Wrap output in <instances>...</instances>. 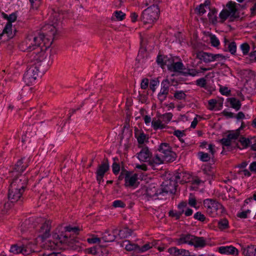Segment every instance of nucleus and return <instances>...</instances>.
Masks as SVG:
<instances>
[{
	"mask_svg": "<svg viewBox=\"0 0 256 256\" xmlns=\"http://www.w3.org/2000/svg\"><path fill=\"white\" fill-rule=\"evenodd\" d=\"M203 5L200 4L196 8V10H198V14L200 16L203 15L206 12L205 7Z\"/></svg>",
	"mask_w": 256,
	"mask_h": 256,
	"instance_id": "774afa93",
	"label": "nucleus"
},
{
	"mask_svg": "<svg viewBox=\"0 0 256 256\" xmlns=\"http://www.w3.org/2000/svg\"><path fill=\"white\" fill-rule=\"evenodd\" d=\"M240 48L244 56L247 55L250 50V45L246 42L242 43L241 44Z\"/></svg>",
	"mask_w": 256,
	"mask_h": 256,
	"instance_id": "864d4df0",
	"label": "nucleus"
},
{
	"mask_svg": "<svg viewBox=\"0 0 256 256\" xmlns=\"http://www.w3.org/2000/svg\"><path fill=\"white\" fill-rule=\"evenodd\" d=\"M100 238L95 236H92L91 238H88L87 239V242L89 244H97L100 242Z\"/></svg>",
	"mask_w": 256,
	"mask_h": 256,
	"instance_id": "680f3d73",
	"label": "nucleus"
},
{
	"mask_svg": "<svg viewBox=\"0 0 256 256\" xmlns=\"http://www.w3.org/2000/svg\"><path fill=\"white\" fill-rule=\"evenodd\" d=\"M228 12L231 14V20H234L236 18H239L237 14L238 9L236 7V4L232 1L228 2L226 5Z\"/></svg>",
	"mask_w": 256,
	"mask_h": 256,
	"instance_id": "c85d7f7f",
	"label": "nucleus"
},
{
	"mask_svg": "<svg viewBox=\"0 0 256 256\" xmlns=\"http://www.w3.org/2000/svg\"><path fill=\"white\" fill-rule=\"evenodd\" d=\"M228 47L226 51L230 52L232 55H235L236 51V42H228Z\"/></svg>",
	"mask_w": 256,
	"mask_h": 256,
	"instance_id": "c03bdc74",
	"label": "nucleus"
},
{
	"mask_svg": "<svg viewBox=\"0 0 256 256\" xmlns=\"http://www.w3.org/2000/svg\"><path fill=\"white\" fill-rule=\"evenodd\" d=\"M30 162V158H22L17 162L14 166V170L20 173L23 172L28 166Z\"/></svg>",
	"mask_w": 256,
	"mask_h": 256,
	"instance_id": "a211bd4d",
	"label": "nucleus"
},
{
	"mask_svg": "<svg viewBox=\"0 0 256 256\" xmlns=\"http://www.w3.org/2000/svg\"><path fill=\"white\" fill-rule=\"evenodd\" d=\"M122 246H124L125 249L128 251L134 250L138 252L139 246L137 244L131 242L130 240L123 242Z\"/></svg>",
	"mask_w": 256,
	"mask_h": 256,
	"instance_id": "72a5a7b5",
	"label": "nucleus"
},
{
	"mask_svg": "<svg viewBox=\"0 0 256 256\" xmlns=\"http://www.w3.org/2000/svg\"><path fill=\"white\" fill-rule=\"evenodd\" d=\"M24 191L8 189V198L12 202H15L22 198Z\"/></svg>",
	"mask_w": 256,
	"mask_h": 256,
	"instance_id": "aec40b11",
	"label": "nucleus"
},
{
	"mask_svg": "<svg viewBox=\"0 0 256 256\" xmlns=\"http://www.w3.org/2000/svg\"><path fill=\"white\" fill-rule=\"evenodd\" d=\"M158 150L160 156L164 162H172L176 158V154L172 150L170 144L166 142L162 143L158 146Z\"/></svg>",
	"mask_w": 256,
	"mask_h": 256,
	"instance_id": "9b49d317",
	"label": "nucleus"
},
{
	"mask_svg": "<svg viewBox=\"0 0 256 256\" xmlns=\"http://www.w3.org/2000/svg\"><path fill=\"white\" fill-rule=\"evenodd\" d=\"M134 136L136 138L139 144H143L148 138L146 134L142 130H138V128L134 129Z\"/></svg>",
	"mask_w": 256,
	"mask_h": 256,
	"instance_id": "7c9ffc66",
	"label": "nucleus"
},
{
	"mask_svg": "<svg viewBox=\"0 0 256 256\" xmlns=\"http://www.w3.org/2000/svg\"><path fill=\"white\" fill-rule=\"evenodd\" d=\"M174 136H176L178 139L182 138L184 136H186V134L184 130H175L173 132Z\"/></svg>",
	"mask_w": 256,
	"mask_h": 256,
	"instance_id": "338daca9",
	"label": "nucleus"
},
{
	"mask_svg": "<svg viewBox=\"0 0 256 256\" xmlns=\"http://www.w3.org/2000/svg\"><path fill=\"white\" fill-rule=\"evenodd\" d=\"M162 88L160 90V93L164 94L168 96L169 92L168 88V84L167 82V81H162Z\"/></svg>",
	"mask_w": 256,
	"mask_h": 256,
	"instance_id": "09e8293b",
	"label": "nucleus"
},
{
	"mask_svg": "<svg viewBox=\"0 0 256 256\" xmlns=\"http://www.w3.org/2000/svg\"><path fill=\"white\" fill-rule=\"evenodd\" d=\"M29 245L19 246L18 244H14L11 246L10 252L14 254H28L31 250H28Z\"/></svg>",
	"mask_w": 256,
	"mask_h": 256,
	"instance_id": "f3484780",
	"label": "nucleus"
},
{
	"mask_svg": "<svg viewBox=\"0 0 256 256\" xmlns=\"http://www.w3.org/2000/svg\"><path fill=\"white\" fill-rule=\"evenodd\" d=\"M226 189L227 192L230 194L229 196L232 198H234L235 193L236 192V190L231 186H230L229 188L226 186Z\"/></svg>",
	"mask_w": 256,
	"mask_h": 256,
	"instance_id": "69168bd1",
	"label": "nucleus"
},
{
	"mask_svg": "<svg viewBox=\"0 0 256 256\" xmlns=\"http://www.w3.org/2000/svg\"><path fill=\"white\" fill-rule=\"evenodd\" d=\"M188 204L192 207L196 208L197 205V202L195 196L192 194H190V196L188 200Z\"/></svg>",
	"mask_w": 256,
	"mask_h": 256,
	"instance_id": "4d7b16f0",
	"label": "nucleus"
},
{
	"mask_svg": "<svg viewBox=\"0 0 256 256\" xmlns=\"http://www.w3.org/2000/svg\"><path fill=\"white\" fill-rule=\"evenodd\" d=\"M113 160L114 162L112 166V171L115 176H117L120 170V165L118 162H117V161L118 160V158L117 157H114L113 158Z\"/></svg>",
	"mask_w": 256,
	"mask_h": 256,
	"instance_id": "a19ab883",
	"label": "nucleus"
},
{
	"mask_svg": "<svg viewBox=\"0 0 256 256\" xmlns=\"http://www.w3.org/2000/svg\"><path fill=\"white\" fill-rule=\"evenodd\" d=\"M240 135V128L236 130H232L230 132L229 134L224 138L218 140V142L222 146V150L221 154H225L226 152H230L232 150L239 148L238 143L234 144L233 140H237Z\"/></svg>",
	"mask_w": 256,
	"mask_h": 256,
	"instance_id": "39448f33",
	"label": "nucleus"
},
{
	"mask_svg": "<svg viewBox=\"0 0 256 256\" xmlns=\"http://www.w3.org/2000/svg\"><path fill=\"white\" fill-rule=\"evenodd\" d=\"M185 67L182 61L174 62L168 64V69L170 72H178L182 74Z\"/></svg>",
	"mask_w": 256,
	"mask_h": 256,
	"instance_id": "b1692460",
	"label": "nucleus"
},
{
	"mask_svg": "<svg viewBox=\"0 0 256 256\" xmlns=\"http://www.w3.org/2000/svg\"><path fill=\"white\" fill-rule=\"evenodd\" d=\"M208 150H209L210 154L203 152H200L198 153V156L201 161L207 162H208L211 158H212L214 157V155L216 152L215 146L213 144H209Z\"/></svg>",
	"mask_w": 256,
	"mask_h": 256,
	"instance_id": "2eb2a0df",
	"label": "nucleus"
},
{
	"mask_svg": "<svg viewBox=\"0 0 256 256\" xmlns=\"http://www.w3.org/2000/svg\"><path fill=\"white\" fill-rule=\"evenodd\" d=\"M208 108L210 110H220L223 106V99L218 100L216 99H210L208 101Z\"/></svg>",
	"mask_w": 256,
	"mask_h": 256,
	"instance_id": "c756f323",
	"label": "nucleus"
},
{
	"mask_svg": "<svg viewBox=\"0 0 256 256\" xmlns=\"http://www.w3.org/2000/svg\"><path fill=\"white\" fill-rule=\"evenodd\" d=\"M168 252L170 254L174 256H191L190 252L188 250L183 248H178L174 246L168 249Z\"/></svg>",
	"mask_w": 256,
	"mask_h": 256,
	"instance_id": "5701e85b",
	"label": "nucleus"
},
{
	"mask_svg": "<svg viewBox=\"0 0 256 256\" xmlns=\"http://www.w3.org/2000/svg\"><path fill=\"white\" fill-rule=\"evenodd\" d=\"M138 174L134 173L132 171L126 172L124 186L126 187L135 186L138 180Z\"/></svg>",
	"mask_w": 256,
	"mask_h": 256,
	"instance_id": "dca6fc26",
	"label": "nucleus"
},
{
	"mask_svg": "<svg viewBox=\"0 0 256 256\" xmlns=\"http://www.w3.org/2000/svg\"><path fill=\"white\" fill-rule=\"evenodd\" d=\"M64 228L62 226L57 227L52 235L54 241L48 240L44 244V247L48 249H55L59 248L60 250L64 247Z\"/></svg>",
	"mask_w": 256,
	"mask_h": 256,
	"instance_id": "6e6552de",
	"label": "nucleus"
},
{
	"mask_svg": "<svg viewBox=\"0 0 256 256\" xmlns=\"http://www.w3.org/2000/svg\"><path fill=\"white\" fill-rule=\"evenodd\" d=\"M200 72V70L196 68H185L184 72H182V75L186 76H198Z\"/></svg>",
	"mask_w": 256,
	"mask_h": 256,
	"instance_id": "58836bf2",
	"label": "nucleus"
},
{
	"mask_svg": "<svg viewBox=\"0 0 256 256\" xmlns=\"http://www.w3.org/2000/svg\"><path fill=\"white\" fill-rule=\"evenodd\" d=\"M194 235L190 234H182L176 240L178 245L188 244L191 246L192 244Z\"/></svg>",
	"mask_w": 256,
	"mask_h": 256,
	"instance_id": "a878e982",
	"label": "nucleus"
},
{
	"mask_svg": "<svg viewBox=\"0 0 256 256\" xmlns=\"http://www.w3.org/2000/svg\"><path fill=\"white\" fill-rule=\"evenodd\" d=\"M112 206L114 208H124L126 206V204L121 200H116L113 202Z\"/></svg>",
	"mask_w": 256,
	"mask_h": 256,
	"instance_id": "bf43d9fd",
	"label": "nucleus"
},
{
	"mask_svg": "<svg viewBox=\"0 0 256 256\" xmlns=\"http://www.w3.org/2000/svg\"><path fill=\"white\" fill-rule=\"evenodd\" d=\"M148 164L152 167L153 170H156V167L160 164H161L164 162L162 159L160 155L158 154H154V156H151L149 158Z\"/></svg>",
	"mask_w": 256,
	"mask_h": 256,
	"instance_id": "bb28decb",
	"label": "nucleus"
},
{
	"mask_svg": "<svg viewBox=\"0 0 256 256\" xmlns=\"http://www.w3.org/2000/svg\"><path fill=\"white\" fill-rule=\"evenodd\" d=\"M229 102L231 107L235 109L236 110H238L241 107V104L240 101L235 98H229Z\"/></svg>",
	"mask_w": 256,
	"mask_h": 256,
	"instance_id": "79ce46f5",
	"label": "nucleus"
},
{
	"mask_svg": "<svg viewBox=\"0 0 256 256\" xmlns=\"http://www.w3.org/2000/svg\"><path fill=\"white\" fill-rule=\"evenodd\" d=\"M229 16L231 20V14L227 9H223L219 14V17L222 22H224Z\"/></svg>",
	"mask_w": 256,
	"mask_h": 256,
	"instance_id": "a18cd8bd",
	"label": "nucleus"
},
{
	"mask_svg": "<svg viewBox=\"0 0 256 256\" xmlns=\"http://www.w3.org/2000/svg\"><path fill=\"white\" fill-rule=\"evenodd\" d=\"M218 10L216 8H213L210 10L208 16L210 22L216 24L218 22V17L216 16Z\"/></svg>",
	"mask_w": 256,
	"mask_h": 256,
	"instance_id": "f704fd0d",
	"label": "nucleus"
},
{
	"mask_svg": "<svg viewBox=\"0 0 256 256\" xmlns=\"http://www.w3.org/2000/svg\"><path fill=\"white\" fill-rule=\"evenodd\" d=\"M196 85L202 88H206V78H202L199 79H198L196 81Z\"/></svg>",
	"mask_w": 256,
	"mask_h": 256,
	"instance_id": "6e6d98bb",
	"label": "nucleus"
},
{
	"mask_svg": "<svg viewBox=\"0 0 256 256\" xmlns=\"http://www.w3.org/2000/svg\"><path fill=\"white\" fill-rule=\"evenodd\" d=\"M210 43L212 46L217 47L220 45V41L218 38L215 36H212L210 38Z\"/></svg>",
	"mask_w": 256,
	"mask_h": 256,
	"instance_id": "0e129e2a",
	"label": "nucleus"
},
{
	"mask_svg": "<svg viewBox=\"0 0 256 256\" xmlns=\"http://www.w3.org/2000/svg\"><path fill=\"white\" fill-rule=\"evenodd\" d=\"M173 114L171 112H166L162 114L160 116L162 120L166 124H168L172 119Z\"/></svg>",
	"mask_w": 256,
	"mask_h": 256,
	"instance_id": "3c124183",
	"label": "nucleus"
},
{
	"mask_svg": "<svg viewBox=\"0 0 256 256\" xmlns=\"http://www.w3.org/2000/svg\"><path fill=\"white\" fill-rule=\"evenodd\" d=\"M176 186H172L170 184V186L167 185L164 188H160L158 186H155L150 184L148 186L146 190V192L144 194L148 200L151 198L156 199L159 195L164 196V193H174L176 191Z\"/></svg>",
	"mask_w": 256,
	"mask_h": 256,
	"instance_id": "423d86ee",
	"label": "nucleus"
},
{
	"mask_svg": "<svg viewBox=\"0 0 256 256\" xmlns=\"http://www.w3.org/2000/svg\"><path fill=\"white\" fill-rule=\"evenodd\" d=\"M202 118V116L200 115L196 114V117L194 118L192 122L191 123L190 128H194L196 127L198 121H200Z\"/></svg>",
	"mask_w": 256,
	"mask_h": 256,
	"instance_id": "052dcab7",
	"label": "nucleus"
},
{
	"mask_svg": "<svg viewBox=\"0 0 256 256\" xmlns=\"http://www.w3.org/2000/svg\"><path fill=\"white\" fill-rule=\"evenodd\" d=\"M160 9L156 4H152L145 9L142 13L140 20L144 24H152L159 18Z\"/></svg>",
	"mask_w": 256,
	"mask_h": 256,
	"instance_id": "9d476101",
	"label": "nucleus"
},
{
	"mask_svg": "<svg viewBox=\"0 0 256 256\" xmlns=\"http://www.w3.org/2000/svg\"><path fill=\"white\" fill-rule=\"evenodd\" d=\"M174 179L176 183L184 184L190 181V175L186 172H180L174 174Z\"/></svg>",
	"mask_w": 256,
	"mask_h": 256,
	"instance_id": "4be33fe9",
	"label": "nucleus"
},
{
	"mask_svg": "<svg viewBox=\"0 0 256 256\" xmlns=\"http://www.w3.org/2000/svg\"><path fill=\"white\" fill-rule=\"evenodd\" d=\"M168 215L170 217L175 218L176 220H179L182 216L178 211L173 210H170L168 212Z\"/></svg>",
	"mask_w": 256,
	"mask_h": 256,
	"instance_id": "603ef678",
	"label": "nucleus"
},
{
	"mask_svg": "<svg viewBox=\"0 0 256 256\" xmlns=\"http://www.w3.org/2000/svg\"><path fill=\"white\" fill-rule=\"evenodd\" d=\"M218 252L221 254L237 256L238 250L232 246H221L218 248Z\"/></svg>",
	"mask_w": 256,
	"mask_h": 256,
	"instance_id": "6ab92c4d",
	"label": "nucleus"
},
{
	"mask_svg": "<svg viewBox=\"0 0 256 256\" xmlns=\"http://www.w3.org/2000/svg\"><path fill=\"white\" fill-rule=\"evenodd\" d=\"M218 226L221 230L228 229L229 228L228 220L226 218L221 219L218 222Z\"/></svg>",
	"mask_w": 256,
	"mask_h": 256,
	"instance_id": "37998d69",
	"label": "nucleus"
},
{
	"mask_svg": "<svg viewBox=\"0 0 256 256\" xmlns=\"http://www.w3.org/2000/svg\"><path fill=\"white\" fill-rule=\"evenodd\" d=\"M194 218L201 222H204L206 219L205 216L200 212H196L194 215Z\"/></svg>",
	"mask_w": 256,
	"mask_h": 256,
	"instance_id": "5fc2aeb1",
	"label": "nucleus"
},
{
	"mask_svg": "<svg viewBox=\"0 0 256 256\" xmlns=\"http://www.w3.org/2000/svg\"><path fill=\"white\" fill-rule=\"evenodd\" d=\"M138 159L143 162H148L152 156V152L147 146L142 148L140 151L137 154Z\"/></svg>",
	"mask_w": 256,
	"mask_h": 256,
	"instance_id": "393cba45",
	"label": "nucleus"
},
{
	"mask_svg": "<svg viewBox=\"0 0 256 256\" xmlns=\"http://www.w3.org/2000/svg\"><path fill=\"white\" fill-rule=\"evenodd\" d=\"M102 238L105 242H111L115 240L116 236L113 232L106 230L102 234Z\"/></svg>",
	"mask_w": 256,
	"mask_h": 256,
	"instance_id": "c9c22d12",
	"label": "nucleus"
},
{
	"mask_svg": "<svg viewBox=\"0 0 256 256\" xmlns=\"http://www.w3.org/2000/svg\"><path fill=\"white\" fill-rule=\"evenodd\" d=\"M250 212V210H246L239 212L237 214L236 216L238 218H248V215Z\"/></svg>",
	"mask_w": 256,
	"mask_h": 256,
	"instance_id": "e2e57ef3",
	"label": "nucleus"
},
{
	"mask_svg": "<svg viewBox=\"0 0 256 256\" xmlns=\"http://www.w3.org/2000/svg\"><path fill=\"white\" fill-rule=\"evenodd\" d=\"M220 92L223 96H228L230 94V90L225 86H220Z\"/></svg>",
	"mask_w": 256,
	"mask_h": 256,
	"instance_id": "13d9d810",
	"label": "nucleus"
},
{
	"mask_svg": "<svg viewBox=\"0 0 256 256\" xmlns=\"http://www.w3.org/2000/svg\"><path fill=\"white\" fill-rule=\"evenodd\" d=\"M174 98L178 100H185L186 94L182 90H176L174 94Z\"/></svg>",
	"mask_w": 256,
	"mask_h": 256,
	"instance_id": "de8ad7c7",
	"label": "nucleus"
},
{
	"mask_svg": "<svg viewBox=\"0 0 256 256\" xmlns=\"http://www.w3.org/2000/svg\"><path fill=\"white\" fill-rule=\"evenodd\" d=\"M133 230L127 227L124 228L119 230L118 236L121 238H128L132 234Z\"/></svg>",
	"mask_w": 256,
	"mask_h": 256,
	"instance_id": "e433bc0d",
	"label": "nucleus"
},
{
	"mask_svg": "<svg viewBox=\"0 0 256 256\" xmlns=\"http://www.w3.org/2000/svg\"><path fill=\"white\" fill-rule=\"evenodd\" d=\"M51 223V221L45 220L42 218H36L35 222L33 219L26 220L22 224L20 230L22 232L28 230L31 231L32 228H34L36 227L37 224H40V228L38 230L39 236H40L44 240L48 238L50 236Z\"/></svg>",
	"mask_w": 256,
	"mask_h": 256,
	"instance_id": "f03ea898",
	"label": "nucleus"
},
{
	"mask_svg": "<svg viewBox=\"0 0 256 256\" xmlns=\"http://www.w3.org/2000/svg\"><path fill=\"white\" fill-rule=\"evenodd\" d=\"M242 254L246 256H256V246L250 245L242 249Z\"/></svg>",
	"mask_w": 256,
	"mask_h": 256,
	"instance_id": "473e14b6",
	"label": "nucleus"
},
{
	"mask_svg": "<svg viewBox=\"0 0 256 256\" xmlns=\"http://www.w3.org/2000/svg\"><path fill=\"white\" fill-rule=\"evenodd\" d=\"M27 178L24 176H20L13 179L10 184L9 188L21 191H24L27 184Z\"/></svg>",
	"mask_w": 256,
	"mask_h": 256,
	"instance_id": "4468645a",
	"label": "nucleus"
},
{
	"mask_svg": "<svg viewBox=\"0 0 256 256\" xmlns=\"http://www.w3.org/2000/svg\"><path fill=\"white\" fill-rule=\"evenodd\" d=\"M2 33L7 36L4 41L12 38L14 35L12 33V24L7 23L2 31Z\"/></svg>",
	"mask_w": 256,
	"mask_h": 256,
	"instance_id": "4c0bfd02",
	"label": "nucleus"
},
{
	"mask_svg": "<svg viewBox=\"0 0 256 256\" xmlns=\"http://www.w3.org/2000/svg\"><path fill=\"white\" fill-rule=\"evenodd\" d=\"M56 32L55 27L52 24H47L42 27L39 32H36L39 35L40 42L42 41L45 50H47L52 44V40Z\"/></svg>",
	"mask_w": 256,
	"mask_h": 256,
	"instance_id": "1a4fd4ad",
	"label": "nucleus"
},
{
	"mask_svg": "<svg viewBox=\"0 0 256 256\" xmlns=\"http://www.w3.org/2000/svg\"><path fill=\"white\" fill-rule=\"evenodd\" d=\"M188 202L186 201L180 202L177 206L178 212L182 216L183 214L186 216H190L192 214L193 210L190 208H187Z\"/></svg>",
	"mask_w": 256,
	"mask_h": 256,
	"instance_id": "412c9836",
	"label": "nucleus"
},
{
	"mask_svg": "<svg viewBox=\"0 0 256 256\" xmlns=\"http://www.w3.org/2000/svg\"><path fill=\"white\" fill-rule=\"evenodd\" d=\"M206 238L203 236H194L192 239V244L195 248H202L206 246Z\"/></svg>",
	"mask_w": 256,
	"mask_h": 256,
	"instance_id": "cd10ccee",
	"label": "nucleus"
},
{
	"mask_svg": "<svg viewBox=\"0 0 256 256\" xmlns=\"http://www.w3.org/2000/svg\"><path fill=\"white\" fill-rule=\"evenodd\" d=\"M152 126L154 130L165 128L166 126L160 120L153 119L152 122Z\"/></svg>",
	"mask_w": 256,
	"mask_h": 256,
	"instance_id": "ea45409f",
	"label": "nucleus"
},
{
	"mask_svg": "<svg viewBox=\"0 0 256 256\" xmlns=\"http://www.w3.org/2000/svg\"><path fill=\"white\" fill-rule=\"evenodd\" d=\"M110 169L108 159L107 158H105L101 164L98 166L96 172V180L99 184L104 182L103 178L104 174L110 170Z\"/></svg>",
	"mask_w": 256,
	"mask_h": 256,
	"instance_id": "f8f14e48",
	"label": "nucleus"
},
{
	"mask_svg": "<svg viewBox=\"0 0 256 256\" xmlns=\"http://www.w3.org/2000/svg\"><path fill=\"white\" fill-rule=\"evenodd\" d=\"M204 206L208 214L212 218L220 216L225 212L223 206L213 198H206L204 200Z\"/></svg>",
	"mask_w": 256,
	"mask_h": 256,
	"instance_id": "0eeeda50",
	"label": "nucleus"
},
{
	"mask_svg": "<svg viewBox=\"0 0 256 256\" xmlns=\"http://www.w3.org/2000/svg\"><path fill=\"white\" fill-rule=\"evenodd\" d=\"M39 40V35L36 32L28 35L22 44L26 46V50L28 52L34 50L30 54V61L43 60L44 58L46 50L42 41Z\"/></svg>",
	"mask_w": 256,
	"mask_h": 256,
	"instance_id": "f257e3e1",
	"label": "nucleus"
},
{
	"mask_svg": "<svg viewBox=\"0 0 256 256\" xmlns=\"http://www.w3.org/2000/svg\"><path fill=\"white\" fill-rule=\"evenodd\" d=\"M238 141L242 146V148L239 146V148H238L240 149L246 148L249 146L250 144V140L248 138H246L244 136L240 137Z\"/></svg>",
	"mask_w": 256,
	"mask_h": 256,
	"instance_id": "49530a36",
	"label": "nucleus"
},
{
	"mask_svg": "<svg viewBox=\"0 0 256 256\" xmlns=\"http://www.w3.org/2000/svg\"><path fill=\"white\" fill-rule=\"evenodd\" d=\"M113 16L116 17V20L118 21H122L126 18V14L121 10L115 11L113 14Z\"/></svg>",
	"mask_w": 256,
	"mask_h": 256,
	"instance_id": "8fccbe9b",
	"label": "nucleus"
},
{
	"mask_svg": "<svg viewBox=\"0 0 256 256\" xmlns=\"http://www.w3.org/2000/svg\"><path fill=\"white\" fill-rule=\"evenodd\" d=\"M160 242V240H153L151 242H148L144 244L142 247H140L139 246L138 248V252H144L150 248H152L153 247H156L157 245L159 244V243Z\"/></svg>",
	"mask_w": 256,
	"mask_h": 256,
	"instance_id": "2f4dec72",
	"label": "nucleus"
},
{
	"mask_svg": "<svg viewBox=\"0 0 256 256\" xmlns=\"http://www.w3.org/2000/svg\"><path fill=\"white\" fill-rule=\"evenodd\" d=\"M196 57L206 63L224 58V56L222 54H212L203 51L197 52Z\"/></svg>",
	"mask_w": 256,
	"mask_h": 256,
	"instance_id": "ddd939ff",
	"label": "nucleus"
},
{
	"mask_svg": "<svg viewBox=\"0 0 256 256\" xmlns=\"http://www.w3.org/2000/svg\"><path fill=\"white\" fill-rule=\"evenodd\" d=\"M30 62L32 64L28 66L23 77L24 82L28 86L34 84L39 74H43L47 70V67L44 68L46 62L44 60L30 61Z\"/></svg>",
	"mask_w": 256,
	"mask_h": 256,
	"instance_id": "7ed1b4c3",
	"label": "nucleus"
},
{
	"mask_svg": "<svg viewBox=\"0 0 256 256\" xmlns=\"http://www.w3.org/2000/svg\"><path fill=\"white\" fill-rule=\"evenodd\" d=\"M80 230L78 226H65V250H80V242L76 239V236L78 234Z\"/></svg>",
	"mask_w": 256,
	"mask_h": 256,
	"instance_id": "20e7f679",
	"label": "nucleus"
}]
</instances>
